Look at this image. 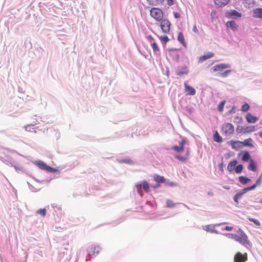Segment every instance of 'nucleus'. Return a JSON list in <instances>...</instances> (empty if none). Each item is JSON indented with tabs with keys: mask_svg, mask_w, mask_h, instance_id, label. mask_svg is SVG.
I'll return each instance as SVG.
<instances>
[{
	"mask_svg": "<svg viewBox=\"0 0 262 262\" xmlns=\"http://www.w3.org/2000/svg\"><path fill=\"white\" fill-rule=\"evenodd\" d=\"M236 232L238 235L230 233H221V234L226 236L229 238L234 239L241 245L244 246L247 249H249L251 248L252 247V244L248 240V236L244 231L241 228H238L236 231Z\"/></svg>",
	"mask_w": 262,
	"mask_h": 262,
	"instance_id": "1",
	"label": "nucleus"
},
{
	"mask_svg": "<svg viewBox=\"0 0 262 262\" xmlns=\"http://www.w3.org/2000/svg\"><path fill=\"white\" fill-rule=\"evenodd\" d=\"M135 186L137 192L141 197H142L144 195L142 189H143V190L146 193L149 192L150 190L149 184L146 180H143L138 182L136 183Z\"/></svg>",
	"mask_w": 262,
	"mask_h": 262,
	"instance_id": "2",
	"label": "nucleus"
},
{
	"mask_svg": "<svg viewBox=\"0 0 262 262\" xmlns=\"http://www.w3.org/2000/svg\"><path fill=\"white\" fill-rule=\"evenodd\" d=\"M224 16L228 19H231V20H238L242 17L243 14L236 10L230 9L225 11Z\"/></svg>",
	"mask_w": 262,
	"mask_h": 262,
	"instance_id": "3",
	"label": "nucleus"
},
{
	"mask_svg": "<svg viewBox=\"0 0 262 262\" xmlns=\"http://www.w3.org/2000/svg\"><path fill=\"white\" fill-rule=\"evenodd\" d=\"M150 14L157 21L162 20L163 17L164 12L161 8L152 7L150 10Z\"/></svg>",
	"mask_w": 262,
	"mask_h": 262,
	"instance_id": "4",
	"label": "nucleus"
},
{
	"mask_svg": "<svg viewBox=\"0 0 262 262\" xmlns=\"http://www.w3.org/2000/svg\"><path fill=\"white\" fill-rule=\"evenodd\" d=\"M235 130L234 125L230 123H224L221 127V131L222 133L226 136H228L234 133Z\"/></svg>",
	"mask_w": 262,
	"mask_h": 262,
	"instance_id": "5",
	"label": "nucleus"
},
{
	"mask_svg": "<svg viewBox=\"0 0 262 262\" xmlns=\"http://www.w3.org/2000/svg\"><path fill=\"white\" fill-rule=\"evenodd\" d=\"M160 28L163 33H169L171 24L167 18H164L160 21Z\"/></svg>",
	"mask_w": 262,
	"mask_h": 262,
	"instance_id": "6",
	"label": "nucleus"
},
{
	"mask_svg": "<svg viewBox=\"0 0 262 262\" xmlns=\"http://www.w3.org/2000/svg\"><path fill=\"white\" fill-rule=\"evenodd\" d=\"M237 157H241V160L244 162H248L253 159L248 150H242L237 154Z\"/></svg>",
	"mask_w": 262,
	"mask_h": 262,
	"instance_id": "7",
	"label": "nucleus"
},
{
	"mask_svg": "<svg viewBox=\"0 0 262 262\" xmlns=\"http://www.w3.org/2000/svg\"><path fill=\"white\" fill-rule=\"evenodd\" d=\"M231 67V64L226 63H221L217 64L212 67L210 69L211 72H216L217 71H222L223 70L229 68Z\"/></svg>",
	"mask_w": 262,
	"mask_h": 262,
	"instance_id": "8",
	"label": "nucleus"
},
{
	"mask_svg": "<svg viewBox=\"0 0 262 262\" xmlns=\"http://www.w3.org/2000/svg\"><path fill=\"white\" fill-rule=\"evenodd\" d=\"M248 260V255L247 253H242L238 251L237 252L234 256V262H245Z\"/></svg>",
	"mask_w": 262,
	"mask_h": 262,
	"instance_id": "9",
	"label": "nucleus"
},
{
	"mask_svg": "<svg viewBox=\"0 0 262 262\" xmlns=\"http://www.w3.org/2000/svg\"><path fill=\"white\" fill-rule=\"evenodd\" d=\"M100 249V248L99 246H93L91 245L89 246L87 249V252L88 255L91 256H95V254H98L99 252V250Z\"/></svg>",
	"mask_w": 262,
	"mask_h": 262,
	"instance_id": "10",
	"label": "nucleus"
},
{
	"mask_svg": "<svg viewBox=\"0 0 262 262\" xmlns=\"http://www.w3.org/2000/svg\"><path fill=\"white\" fill-rule=\"evenodd\" d=\"M189 73L188 68L186 66H178L176 71V75L182 76L184 75H187Z\"/></svg>",
	"mask_w": 262,
	"mask_h": 262,
	"instance_id": "11",
	"label": "nucleus"
},
{
	"mask_svg": "<svg viewBox=\"0 0 262 262\" xmlns=\"http://www.w3.org/2000/svg\"><path fill=\"white\" fill-rule=\"evenodd\" d=\"M237 141H240L239 140H231L227 142V144L228 145L231 146L232 148L234 149L236 151L238 150L240 148L244 147V146L242 144L238 143Z\"/></svg>",
	"mask_w": 262,
	"mask_h": 262,
	"instance_id": "12",
	"label": "nucleus"
},
{
	"mask_svg": "<svg viewBox=\"0 0 262 262\" xmlns=\"http://www.w3.org/2000/svg\"><path fill=\"white\" fill-rule=\"evenodd\" d=\"M225 25L227 29H230L234 32L238 31V26L234 20L227 21Z\"/></svg>",
	"mask_w": 262,
	"mask_h": 262,
	"instance_id": "13",
	"label": "nucleus"
},
{
	"mask_svg": "<svg viewBox=\"0 0 262 262\" xmlns=\"http://www.w3.org/2000/svg\"><path fill=\"white\" fill-rule=\"evenodd\" d=\"M33 163L41 170H45L47 172L48 168L49 165H48L46 162L41 160H38L33 162Z\"/></svg>",
	"mask_w": 262,
	"mask_h": 262,
	"instance_id": "14",
	"label": "nucleus"
},
{
	"mask_svg": "<svg viewBox=\"0 0 262 262\" xmlns=\"http://www.w3.org/2000/svg\"><path fill=\"white\" fill-rule=\"evenodd\" d=\"M237 143L242 144L244 147H248L249 148L254 147L253 141L251 138L245 139L242 141H237Z\"/></svg>",
	"mask_w": 262,
	"mask_h": 262,
	"instance_id": "15",
	"label": "nucleus"
},
{
	"mask_svg": "<svg viewBox=\"0 0 262 262\" xmlns=\"http://www.w3.org/2000/svg\"><path fill=\"white\" fill-rule=\"evenodd\" d=\"M238 163V161L236 159H233L231 161L229 162V163L228 164L227 166V170L230 172H232L233 170L235 171L236 165Z\"/></svg>",
	"mask_w": 262,
	"mask_h": 262,
	"instance_id": "16",
	"label": "nucleus"
},
{
	"mask_svg": "<svg viewBox=\"0 0 262 262\" xmlns=\"http://www.w3.org/2000/svg\"><path fill=\"white\" fill-rule=\"evenodd\" d=\"M231 0H214V3L216 8H223L227 5Z\"/></svg>",
	"mask_w": 262,
	"mask_h": 262,
	"instance_id": "17",
	"label": "nucleus"
},
{
	"mask_svg": "<svg viewBox=\"0 0 262 262\" xmlns=\"http://www.w3.org/2000/svg\"><path fill=\"white\" fill-rule=\"evenodd\" d=\"M214 54L212 52H208L204 55L201 56L199 58V62L202 63L206 60L210 59L214 56Z\"/></svg>",
	"mask_w": 262,
	"mask_h": 262,
	"instance_id": "18",
	"label": "nucleus"
},
{
	"mask_svg": "<svg viewBox=\"0 0 262 262\" xmlns=\"http://www.w3.org/2000/svg\"><path fill=\"white\" fill-rule=\"evenodd\" d=\"M215 226H214V225H208L205 226H203V229L206 231L207 232L215 233L217 234H221V232L218 231L216 229L214 228Z\"/></svg>",
	"mask_w": 262,
	"mask_h": 262,
	"instance_id": "19",
	"label": "nucleus"
},
{
	"mask_svg": "<svg viewBox=\"0 0 262 262\" xmlns=\"http://www.w3.org/2000/svg\"><path fill=\"white\" fill-rule=\"evenodd\" d=\"M247 122L249 123H255L258 120V117L253 116L250 113H247L245 116Z\"/></svg>",
	"mask_w": 262,
	"mask_h": 262,
	"instance_id": "20",
	"label": "nucleus"
},
{
	"mask_svg": "<svg viewBox=\"0 0 262 262\" xmlns=\"http://www.w3.org/2000/svg\"><path fill=\"white\" fill-rule=\"evenodd\" d=\"M185 90L187 95L193 96L196 93V91L194 88L186 83H184Z\"/></svg>",
	"mask_w": 262,
	"mask_h": 262,
	"instance_id": "21",
	"label": "nucleus"
},
{
	"mask_svg": "<svg viewBox=\"0 0 262 262\" xmlns=\"http://www.w3.org/2000/svg\"><path fill=\"white\" fill-rule=\"evenodd\" d=\"M252 16L255 18L262 19V8L258 7L253 10Z\"/></svg>",
	"mask_w": 262,
	"mask_h": 262,
	"instance_id": "22",
	"label": "nucleus"
},
{
	"mask_svg": "<svg viewBox=\"0 0 262 262\" xmlns=\"http://www.w3.org/2000/svg\"><path fill=\"white\" fill-rule=\"evenodd\" d=\"M150 46L153 50V52L155 55L157 57H159L160 56L161 53L159 47L157 43L156 42H151Z\"/></svg>",
	"mask_w": 262,
	"mask_h": 262,
	"instance_id": "23",
	"label": "nucleus"
},
{
	"mask_svg": "<svg viewBox=\"0 0 262 262\" xmlns=\"http://www.w3.org/2000/svg\"><path fill=\"white\" fill-rule=\"evenodd\" d=\"M213 139L214 142L218 143H221L223 141V138L220 136L217 130H214L213 131Z\"/></svg>",
	"mask_w": 262,
	"mask_h": 262,
	"instance_id": "24",
	"label": "nucleus"
},
{
	"mask_svg": "<svg viewBox=\"0 0 262 262\" xmlns=\"http://www.w3.org/2000/svg\"><path fill=\"white\" fill-rule=\"evenodd\" d=\"M238 181L242 185H246L251 181V179L247 176H241L238 177Z\"/></svg>",
	"mask_w": 262,
	"mask_h": 262,
	"instance_id": "25",
	"label": "nucleus"
},
{
	"mask_svg": "<svg viewBox=\"0 0 262 262\" xmlns=\"http://www.w3.org/2000/svg\"><path fill=\"white\" fill-rule=\"evenodd\" d=\"M157 36L160 39L161 44L164 48L166 47L167 43L169 41V38L167 35L159 36L157 35Z\"/></svg>",
	"mask_w": 262,
	"mask_h": 262,
	"instance_id": "26",
	"label": "nucleus"
},
{
	"mask_svg": "<svg viewBox=\"0 0 262 262\" xmlns=\"http://www.w3.org/2000/svg\"><path fill=\"white\" fill-rule=\"evenodd\" d=\"M250 162V163L249 164L247 168L249 170L252 171L253 172H255L257 170V167L255 163V162L254 160L253 159L252 160H251Z\"/></svg>",
	"mask_w": 262,
	"mask_h": 262,
	"instance_id": "27",
	"label": "nucleus"
},
{
	"mask_svg": "<svg viewBox=\"0 0 262 262\" xmlns=\"http://www.w3.org/2000/svg\"><path fill=\"white\" fill-rule=\"evenodd\" d=\"M233 70H227L223 72H217L215 74V76L218 77L226 78L232 72Z\"/></svg>",
	"mask_w": 262,
	"mask_h": 262,
	"instance_id": "28",
	"label": "nucleus"
},
{
	"mask_svg": "<svg viewBox=\"0 0 262 262\" xmlns=\"http://www.w3.org/2000/svg\"><path fill=\"white\" fill-rule=\"evenodd\" d=\"M177 39L183 45V47L185 48L187 47V43L185 41V38L182 32H179L178 33Z\"/></svg>",
	"mask_w": 262,
	"mask_h": 262,
	"instance_id": "29",
	"label": "nucleus"
},
{
	"mask_svg": "<svg viewBox=\"0 0 262 262\" xmlns=\"http://www.w3.org/2000/svg\"><path fill=\"white\" fill-rule=\"evenodd\" d=\"M154 180L158 183L163 184L164 181H165V178L164 176H160L158 174H155L154 176Z\"/></svg>",
	"mask_w": 262,
	"mask_h": 262,
	"instance_id": "30",
	"label": "nucleus"
},
{
	"mask_svg": "<svg viewBox=\"0 0 262 262\" xmlns=\"http://www.w3.org/2000/svg\"><path fill=\"white\" fill-rule=\"evenodd\" d=\"M180 138H181V140L179 143V146L184 151L185 145L188 142V140L186 137H183L181 135H180Z\"/></svg>",
	"mask_w": 262,
	"mask_h": 262,
	"instance_id": "31",
	"label": "nucleus"
},
{
	"mask_svg": "<svg viewBox=\"0 0 262 262\" xmlns=\"http://www.w3.org/2000/svg\"><path fill=\"white\" fill-rule=\"evenodd\" d=\"M150 6H157L158 5H162L165 0H146Z\"/></svg>",
	"mask_w": 262,
	"mask_h": 262,
	"instance_id": "32",
	"label": "nucleus"
},
{
	"mask_svg": "<svg viewBox=\"0 0 262 262\" xmlns=\"http://www.w3.org/2000/svg\"><path fill=\"white\" fill-rule=\"evenodd\" d=\"M169 56L172 58V59L177 62H178L180 60V55L178 53L175 52H169Z\"/></svg>",
	"mask_w": 262,
	"mask_h": 262,
	"instance_id": "33",
	"label": "nucleus"
},
{
	"mask_svg": "<svg viewBox=\"0 0 262 262\" xmlns=\"http://www.w3.org/2000/svg\"><path fill=\"white\" fill-rule=\"evenodd\" d=\"M117 161L119 163H125L128 165H133L134 162L130 159H117Z\"/></svg>",
	"mask_w": 262,
	"mask_h": 262,
	"instance_id": "34",
	"label": "nucleus"
},
{
	"mask_svg": "<svg viewBox=\"0 0 262 262\" xmlns=\"http://www.w3.org/2000/svg\"><path fill=\"white\" fill-rule=\"evenodd\" d=\"M243 195L239 191L234 195L233 200L235 203H236L237 204H238L239 200L242 198Z\"/></svg>",
	"mask_w": 262,
	"mask_h": 262,
	"instance_id": "35",
	"label": "nucleus"
},
{
	"mask_svg": "<svg viewBox=\"0 0 262 262\" xmlns=\"http://www.w3.org/2000/svg\"><path fill=\"white\" fill-rule=\"evenodd\" d=\"M164 185L166 186H169L170 187H173L175 186H178V184L173 182H171L169 180L165 178V181H164Z\"/></svg>",
	"mask_w": 262,
	"mask_h": 262,
	"instance_id": "36",
	"label": "nucleus"
},
{
	"mask_svg": "<svg viewBox=\"0 0 262 262\" xmlns=\"http://www.w3.org/2000/svg\"><path fill=\"white\" fill-rule=\"evenodd\" d=\"M174 158L181 162H185L188 159L187 156H186L185 155L182 156L180 155H176L174 156Z\"/></svg>",
	"mask_w": 262,
	"mask_h": 262,
	"instance_id": "37",
	"label": "nucleus"
},
{
	"mask_svg": "<svg viewBox=\"0 0 262 262\" xmlns=\"http://www.w3.org/2000/svg\"><path fill=\"white\" fill-rule=\"evenodd\" d=\"M246 134L250 133L256 130V126L255 125H249L245 127Z\"/></svg>",
	"mask_w": 262,
	"mask_h": 262,
	"instance_id": "38",
	"label": "nucleus"
},
{
	"mask_svg": "<svg viewBox=\"0 0 262 262\" xmlns=\"http://www.w3.org/2000/svg\"><path fill=\"white\" fill-rule=\"evenodd\" d=\"M226 102V101L225 100H223L221 101L217 105V109L219 112H222L223 111Z\"/></svg>",
	"mask_w": 262,
	"mask_h": 262,
	"instance_id": "39",
	"label": "nucleus"
},
{
	"mask_svg": "<svg viewBox=\"0 0 262 262\" xmlns=\"http://www.w3.org/2000/svg\"><path fill=\"white\" fill-rule=\"evenodd\" d=\"M244 169V165L242 164H237L235 169V172L237 174H241Z\"/></svg>",
	"mask_w": 262,
	"mask_h": 262,
	"instance_id": "40",
	"label": "nucleus"
},
{
	"mask_svg": "<svg viewBox=\"0 0 262 262\" xmlns=\"http://www.w3.org/2000/svg\"><path fill=\"white\" fill-rule=\"evenodd\" d=\"M185 110L189 115H191L194 112V108L192 106L187 105L184 107Z\"/></svg>",
	"mask_w": 262,
	"mask_h": 262,
	"instance_id": "41",
	"label": "nucleus"
},
{
	"mask_svg": "<svg viewBox=\"0 0 262 262\" xmlns=\"http://www.w3.org/2000/svg\"><path fill=\"white\" fill-rule=\"evenodd\" d=\"M47 172L53 173H59L60 171L57 168H54L50 166H49V167L48 168Z\"/></svg>",
	"mask_w": 262,
	"mask_h": 262,
	"instance_id": "42",
	"label": "nucleus"
},
{
	"mask_svg": "<svg viewBox=\"0 0 262 262\" xmlns=\"http://www.w3.org/2000/svg\"><path fill=\"white\" fill-rule=\"evenodd\" d=\"M250 108V105L247 102L244 103L241 106V111L243 112H247Z\"/></svg>",
	"mask_w": 262,
	"mask_h": 262,
	"instance_id": "43",
	"label": "nucleus"
},
{
	"mask_svg": "<svg viewBox=\"0 0 262 262\" xmlns=\"http://www.w3.org/2000/svg\"><path fill=\"white\" fill-rule=\"evenodd\" d=\"M171 149L174 151H176L178 153H181L182 152H183L184 151L182 149V148L180 147L179 145H174L173 146H172L171 147Z\"/></svg>",
	"mask_w": 262,
	"mask_h": 262,
	"instance_id": "44",
	"label": "nucleus"
},
{
	"mask_svg": "<svg viewBox=\"0 0 262 262\" xmlns=\"http://www.w3.org/2000/svg\"><path fill=\"white\" fill-rule=\"evenodd\" d=\"M15 162H16V161L14 160L13 159H12L10 157L8 158L5 160L6 164H7L8 165H10V166H11L12 167L13 166L14 164H15Z\"/></svg>",
	"mask_w": 262,
	"mask_h": 262,
	"instance_id": "45",
	"label": "nucleus"
},
{
	"mask_svg": "<svg viewBox=\"0 0 262 262\" xmlns=\"http://www.w3.org/2000/svg\"><path fill=\"white\" fill-rule=\"evenodd\" d=\"M28 176H29L30 177H31L32 178H33L36 182H38V183H49L51 181V179H49V180H39L35 178H34L32 175L31 174H28Z\"/></svg>",
	"mask_w": 262,
	"mask_h": 262,
	"instance_id": "46",
	"label": "nucleus"
},
{
	"mask_svg": "<svg viewBox=\"0 0 262 262\" xmlns=\"http://www.w3.org/2000/svg\"><path fill=\"white\" fill-rule=\"evenodd\" d=\"M233 122L236 124H241L243 122V120L242 117L236 116L233 120Z\"/></svg>",
	"mask_w": 262,
	"mask_h": 262,
	"instance_id": "47",
	"label": "nucleus"
},
{
	"mask_svg": "<svg viewBox=\"0 0 262 262\" xmlns=\"http://www.w3.org/2000/svg\"><path fill=\"white\" fill-rule=\"evenodd\" d=\"M247 219L250 222L253 223L255 225L257 226H259L261 225L260 222L256 219L252 218L251 217H248Z\"/></svg>",
	"mask_w": 262,
	"mask_h": 262,
	"instance_id": "48",
	"label": "nucleus"
},
{
	"mask_svg": "<svg viewBox=\"0 0 262 262\" xmlns=\"http://www.w3.org/2000/svg\"><path fill=\"white\" fill-rule=\"evenodd\" d=\"M245 127H244L243 126L238 125L236 128V133L237 134H241V133L246 134L245 133Z\"/></svg>",
	"mask_w": 262,
	"mask_h": 262,
	"instance_id": "49",
	"label": "nucleus"
},
{
	"mask_svg": "<svg viewBox=\"0 0 262 262\" xmlns=\"http://www.w3.org/2000/svg\"><path fill=\"white\" fill-rule=\"evenodd\" d=\"M176 206V204L171 200L166 201V207L169 208H173Z\"/></svg>",
	"mask_w": 262,
	"mask_h": 262,
	"instance_id": "50",
	"label": "nucleus"
},
{
	"mask_svg": "<svg viewBox=\"0 0 262 262\" xmlns=\"http://www.w3.org/2000/svg\"><path fill=\"white\" fill-rule=\"evenodd\" d=\"M224 158L223 157H221V162L218 164V167L219 170H220L222 172H224V163L223 161Z\"/></svg>",
	"mask_w": 262,
	"mask_h": 262,
	"instance_id": "51",
	"label": "nucleus"
},
{
	"mask_svg": "<svg viewBox=\"0 0 262 262\" xmlns=\"http://www.w3.org/2000/svg\"><path fill=\"white\" fill-rule=\"evenodd\" d=\"M46 208H40L37 211L36 213L40 214L42 216H45L46 215Z\"/></svg>",
	"mask_w": 262,
	"mask_h": 262,
	"instance_id": "52",
	"label": "nucleus"
},
{
	"mask_svg": "<svg viewBox=\"0 0 262 262\" xmlns=\"http://www.w3.org/2000/svg\"><path fill=\"white\" fill-rule=\"evenodd\" d=\"M259 185L256 182H255L253 184H252L251 186H249L247 187L248 188L249 191H251L254 190Z\"/></svg>",
	"mask_w": 262,
	"mask_h": 262,
	"instance_id": "53",
	"label": "nucleus"
},
{
	"mask_svg": "<svg viewBox=\"0 0 262 262\" xmlns=\"http://www.w3.org/2000/svg\"><path fill=\"white\" fill-rule=\"evenodd\" d=\"M255 182L259 186L261 185L262 182V172L258 176V178L256 180Z\"/></svg>",
	"mask_w": 262,
	"mask_h": 262,
	"instance_id": "54",
	"label": "nucleus"
},
{
	"mask_svg": "<svg viewBox=\"0 0 262 262\" xmlns=\"http://www.w3.org/2000/svg\"><path fill=\"white\" fill-rule=\"evenodd\" d=\"M211 18L212 19H214L217 18L216 15V11L215 10H212L210 13Z\"/></svg>",
	"mask_w": 262,
	"mask_h": 262,
	"instance_id": "55",
	"label": "nucleus"
},
{
	"mask_svg": "<svg viewBox=\"0 0 262 262\" xmlns=\"http://www.w3.org/2000/svg\"><path fill=\"white\" fill-rule=\"evenodd\" d=\"M146 38L150 42V45L151 44V42H155L154 38L151 35H147L146 36Z\"/></svg>",
	"mask_w": 262,
	"mask_h": 262,
	"instance_id": "56",
	"label": "nucleus"
},
{
	"mask_svg": "<svg viewBox=\"0 0 262 262\" xmlns=\"http://www.w3.org/2000/svg\"><path fill=\"white\" fill-rule=\"evenodd\" d=\"M235 109H236V106L235 105H233L232 108L228 112L227 114L228 115H230V114H232L235 113Z\"/></svg>",
	"mask_w": 262,
	"mask_h": 262,
	"instance_id": "57",
	"label": "nucleus"
},
{
	"mask_svg": "<svg viewBox=\"0 0 262 262\" xmlns=\"http://www.w3.org/2000/svg\"><path fill=\"white\" fill-rule=\"evenodd\" d=\"M249 191L247 187L244 188L243 189L239 190V192L243 194H245L247 192Z\"/></svg>",
	"mask_w": 262,
	"mask_h": 262,
	"instance_id": "58",
	"label": "nucleus"
},
{
	"mask_svg": "<svg viewBox=\"0 0 262 262\" xmlns=\"http://www.w3.org/2000/svg\"><path fill=\"white\" fill-rule=\"evenodd\" d=\"M173 16H174V17L176 18V19H179L181 17V14L179 12H176V11H174L173 12Z\"/></svg>",
	"mask_w": 262,
	"mask_h": 262,
	"instance_id": "59",
	"label": "nucleus"
},
{
	"mask_svg": "<svg viewBox=\"0 0 262 262\" xmlns=\"http://www.w3.org/2000/svg\"><path fill=\"white\" fill-rule=\"evenodd\" d=\"M233 227L232 226H226L225 228L222 229V230L231 231L233 230Z\"/></svg>",
	"mask_w": 262,
	"mask_h": 262,
	"instance_id": "60",
	"label": "nucleus"
},
{
	"mask_svg": "<svg viewBox=\"0 0 262 262\" xmlns=\"http://www.w3.org/2000/svg\"><path fill=\"white\" fill-rule=\"evenodd\" d=\"M168 52H177L181 50V48H168L167 49Z\"/></svg>",
	"mask_w": 262,
	"mask_h": 262,
	"instance_id": "61",
	"label": "nucleus"
},
{
	"mask_svg": "<svg viewBox=\"0 0 262 262\" xmlns=\"http://www.w3.org/2000/svg\"><path fill=\"white\" fill-rule=\"evenodd\" d=\"M19 171H20L22 173H26L28 175L29 174L27 172V171H26V169L25 168H24L23 167H22V166H20L19 170H18V172H19Z\"/></svg>",
	"mask_w": 262,
	"mask_h": 262,
	"instance_id": "62",
	"label": "nucleus"
},
{
	"mask_svg": "<svg viewBox=\"0 0 262 262\" xmlns=\"http://www.w3.org/2000/svg\"><path fill=\"white\" fill-rule=\"evenodd\" d=\"M14 168H15V170L16 172H18V170H19V167H20V166H19L17 162H16L15 163V164L13 165V166H12Z\"/></svg>",
	"mask_w": 262,
	"mask_h": 262,
	"instance_id": "63",
	"label": "nucleus"
},
{
	"mask_svg": "<svg viewBox=\"0 0 262 262\" xmlns=\"http://www.w3.org/2000/svg\"><path fill=\"white\" fill-rule=\"evenodd\" d=\"M167 4L169 6H171L174 4V0H166Z\"/></svg>",
	"mask_w": 262,
	"mask_h": 262,
	"instance_id": "64",
	"label": "nucleus"
}]
</instances>
